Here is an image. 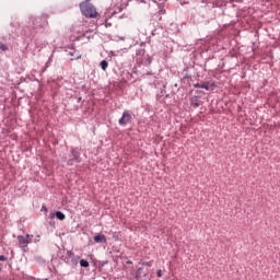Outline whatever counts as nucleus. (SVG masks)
<instances>
[{"mask_svg": "<svg viewBox=\"0 0 280 280\" xmlns=\"http://www.w3.org/2000/svg\"><path fill=\"white\" fill-rule=\"evenodd\" d=\"M81 12L88 19H95L97 16V10L89 2L80 4Z\"/></svg>", "mask_w": 280, "mask_h": 280, "instance_id": "f257e3e1", "label": "nucleus"}, {"mask_svg": "<svg viewBox=\"0 0 280 280\" xmlns=\"http://www.w3.org/2000/svg\"><path fill=\"white\" fill-rule=\"evenodd\" d=\"M18 242L20 248H27V245L31 244L32 242V236L26 235V236H18Z\"/></svg>", "mask_w": 280, "mask_h": 280, "instance_id": "f03ea898", "label": "nucleus"}, {"mask_svg": "<svg viewBox=\"0 0 280 280\" xmlns=\"http://www.w3.org/2000/svg\"><path fill=\"white\" fill-rule=\"evenodd\" d=\"M132 120V115L129 112H124L122 117L119 119L120 126H126Z\"/></svg>", "mask_w": 280, "mask_h": 280, "instance_id": "7ed1b4c3", "label": "nucleus"}, {"mask_svg": "<svg viewBox=\"0 0 280 280\" xmlns=\"http://www.w3.org/2000/svg\"><path fill=\"white\" fill-rule=\"evenodd\" d=\"M94 242L96 244H106V235H104V234H96L94 236Z\"/></svg>", "mask_w": 280, "mask_h": 280, "instance_id": "20e7f679", "label": "nucleus"}, {"mask_svg": "<svg viewBox=\"0 0 280 280\" xmlns=\"http://www.w3.org/2000/svg\"><path fill=\"white\" fill-rule=\"evenodd\" d=\"M194 86L195 89H205L206 91H209V83H203V84L196 83Z\"/></svg>", "mask_w": 280, "mask_h": 280, "instance_id": "39448f33", "label": "nucleus"}, {"mask_svg": "<svg viewBox=\"0 0 280 280\" xmlns=\"http://www.w3.org/2000/svg\"><path fill=\"white\" fill-rule=\"evenodd\" d=\"M71 154H72L74 161L80 162V152H78L77 150L72 149Z\"/></svg>", "mask_w": 280, "mask_h": 280, "instance_id": "423d86ee", "label": "nucleus"}, {"mask_svg": "<svg viewBox=\"0 0 280 280\" xmlns=\"http://www.w3.org/2000/svg\"><path fill=\"white\" fill-rule=\"evenodd\" d=\"M101 68L103 69V71H106V69H108V61L107 60L101 61Z\"/></svg>", "mask_w": 280, "mask_h": 280, "instance_id": "0eeeda50", "label": "nucleus"}, {"mask_svg": "<svg viewBox=\"0 0 280 280\" xmlns=\"http://www.w3.org/2000/svg\"><path fill=\"white\" fill-rule=\"evenodd\" d=\"M55 215H56V218L58 219V220H65V213H62L61 211H57L56 213H55Z\"/></svg>", "mask_w": 280, "mask_h": 280, "instance_id": "6e6552de", "label": "nucleus"}, {"mask_svg": "<svg viewBox=\"0 0 280 280\" xmlns=\"http://www.w3.org/2000/svg\"><path fill=\"white\" fill-rule=\"evenodd\" d=\"M80 266H81L82 268H89V262H88L86 260H84V259H81V260H80Z\"/></svg>", "mask_w": 280, "mask_h": 280, "instance_id": "1a4fd4ad", "label": "nucleus"}, {"mask_svg": "<svg viewBox=\"0 0 280 280\" xmlns=\"http://www.w3.org/2000/svg\"><path fill=\"white\" fill-rule=\"evenodd\" d=\"M191 106H194V108H198L200 106V102H191Z\"/></svg>", "mask_w": 280, "mask_h": 280, "instance_id": "9d476101", "label": "nucleus"}, {"mask_svg": "<svg viewBox=\"0 0 280 280\" xmlns=\"http://www.w3.org/2000/svg\"><path fill=\"white\" fill-rule=\"evenodd\" d=\"M0 49H2V51H5V49H8V47L5 45H0Z\"/></svg>", "mask_w": 280, "mask_h": 280, "instance_id": "9b49d317", "label": "nucleus"}, {"mask_svg": "<svg viewBox=\"0 0 280 280\" xmlns=\"http://www.w3.org/2000/svg\"><path fill=\"white\" fill-rule=\"evenodd\" d=\"M158 277H159V278L163 277V273H162L161 270L158 271Z\"/></svg>", "mask_w": 280, "mask_h": 280, "instance_id": "f8f14e48", "label": "nucleus"}, {"mask_svg": "<svg viewBox=\"0 0 280 280\" xmlns=\"http://www.w3.org/2000/svg\"><path fill=\"white\" fill-rule=\"evenodd\" d=\"M5 256H0V261H5Z\"/></svg>", "mask_w": 280, "mask_h": 280, "instance_id": "ddd939ff", "label": "nucleus"}]
</instances>
